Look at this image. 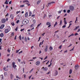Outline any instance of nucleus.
Here are the masks:
<instances>
[{
	"mask_svg": "<svg viewBox=\"0 0 80 80\" xmlns=\"http://www.w3.org/2000/svg\"><path fill=\"white\" fill-rule=\"evenodd\" d=\"M33 22L34 23H35V22H36V21H35V20H33Z\"/></svg>",
	"mask_w": 80,
	"mask_h": 80,
	"instance_id": "37998d69",
	"label": "nucleus"
},
{
	"mask_svg": "<svg viewBox=\"0 0 80 80\" xmlns=\"http://www.w3.org/2000/svg\"><path fill=\"white\" fill-rule=\"evenodd\" d=\"M23 52V51H21L20 52H19V54H20V53H22Z\"/></svg>",
	"mask_w": 80,
	"mask_h": 80,
	"instance_id": "a18cd8bd",
	"label": "nucleus"
},
{
	"mask_svg": "<svg viewBox=\"0 0 80 80\" xmlns=\"http://www.w3.org/2000/svg\"><path fill=\"white\" fill-rule=\"evenodd\" d=\"M69 9L71 11L73 10H74V7L72 6H70L69 8Z\"/></svg>",
	"mask_w": 80,
	"mask_h": 80,
	"instance_id": "0eeeda50",
	"label": "nucleus"
},
{
	"mask_svg": "<svg viewBox=\"0 0 80 80\" xmlns=\"http://www.w3.org/2000/svg\"><path fill=\"white\" fill-rule=\"evenodd\" d=\"M68 13H70V10H68L67 11Z\"/></svg>",
	"mask_w": 80,
	"mask_h": 80,
	"instance_id": "de8ad7c7",
	"label": "nucleus"
},
{
	"mask_svg": "<svg viewBox=\"0 0 80 80\" xmlns=\"http://www.w3.org/2000/svg\"><path fill=\"white\" fill-rule=\"evenodd\" d=\"M40 63V62L39 61H38L36 62V64L37 65H39Z\"/></svg>",
	"mask_w": 80,
	"mask_h": 80,
	"instance_id": "9d476101",
	"label": "nucleus"
},
{
	"mask_svg": "<svg viewBox=\"0 0 80 80\" xmlns=\"http://www.w3.org/2000/svg\"><path fill=\"white\" fill-rule=\"evenodd\" d=\"M62 45H61L59 47V48L60 49H61V48H62Z\"/></svg>",
	"mask_w": 80,
	"mask_h": 80,
	"instance_id": "79ce46f5",
	"label": "nucleus"
},
{
	"mask_svg": "<svg viewBox=\"0 0 80 80\" xmlns=\"http://www.w3.org/2000/svg\"><path fill=\"white\" fill-rule=\"evenodd\" d=\"M57 22H56L55 24L54 25V27H55V26H56V25H57Z\"/></svg>",
	"mask_w": 80,
	"mask_h": 80,
	"instance_id": "bb28decb",
	"label": "nucleus"
},
{
	"mask_svg": "<svg viewBox=\"0 0 80 80\" xmlns=\"http://www.w3.org/2000/svg\"><path fill=\"white\" fill-rule=\"evenodd\" d=\"M42 44V42H41L40 44H39V47H40V45H41V44Z\"/></svg>",
	"mask_w": 80,
	"mask_h": 80,
	"instance_id": "680f3d73",
	"label": "nucleus"
},
{
	"mask_svg": "<svg viewBox=\"0 0 80 80\" xmlns=\"http://www.w3.org/2000/svg\"><path fill=\"white\" fill-rule=\"evenodd\" d=\"M51 65H52V62H51L50 64L48 66V67H50V66H51Z\"/></svg>",
	"mask_w": 80,
	"mask_h": 80,
	"instance_id": "603ef678",
	"label": "nucleus"
},
{
	"mask_svg": "<svg viewBox=\"0 0 80 80\" xmlns=\"http://www.w3.org/2000/svg\"><path fill=\"white\" fill-rule=\"evenodd\" d=\"M28 16V13L26 12V13L25 14V17H27Z\"/></svg>",
	"mask_w": 80,
	"mask_h": 80,
	"instance_id": "a878e982",
	"label": "nucleus"
},
{
	"mask_svg": "<svg viewBox=\"0 0 80 80\" xmlns=\"http://www.w3.org/2000/svg\"><path fill=\"white\" fill-rule=\"evenodd\" d=\"M48 50V46L46 45V47H45V52H47V51Z\"/></svg>",
	"mask_w": 80,
	"mask_h": 80,
	"instance_id": "6e6552de",
	"label": "nucleus"
},
{
	"mask_svg": "<svg viewBox=\"0 0 80 80\" xmlns=\"http://www.w3.org/2000/svg\"><path fill=\"white\" fill-rule=\"evenodd\" d=\"M23 3H25V2H28L26 3V4H27V5H28V6H29V5H30V4H29V2L27 0H24L23 1Z\"/></svg>",
	"mask_w": 80,
	"mask_h": 80,
	"instance_id": "7ed1b4c3",
	"label": "nucleus"
},
{
	"mask_svg": "<svg viewBox=\"0 0 80 80\" xmlns=\"http://www.w3.org/2000/svg\"><path fill=\"white\" fill-rule=\"evenodd\" d=\"M40 3V1L39 0L37 2V4L38 5V4Z\"/></svg>",
	"mask_w": 80,
	"mask_h": 80,
	"instance_id": "c85d7f7f",
	"label": "nucleus"
},
{
	"mask_svg": "<svg viewBox=\"0 0 80 80\" xmlns=\"http://www.w3.org/2000/svg\"><path fill=\"white\" fill-rule=\"evenodd\" d=\"M7 51L8 53H10V49L9 48L8 49Z\"/></svg>",
	"mask_w": 80,
	"mask_h": 80,
	"instance_id": "393cba45",
	"label": "nucleus"
},
{
	"mask_svg": "<svg viewBox=\"0 0 80 80\" xmlns=\"http://www.w3.org/2000/svg\"><path fill=\"white\" fill-rule=\"evenodd\" d=\"M11 3H12V1H10L9 2V4H11Z\"/></svg>",
	"mask_w": 80,
	"mask_h": 80,
	"instance_id": "bf43d9fd",
	"label": "nucleus"
},
{
	"mask_svg": "<svg viewBox=\"0 0 80 80\" xmlns=\"http://www.w3.org/2000/svg\"><path fill=\"white\" fill-rule=\"evenodd\" d=\"M11 25H12L13 26H14L15 25V23H14L13 22H11Z\"/></svg>",
	"mask_w": 80,
	"mask_h": 80,
	"instance_id": "7c9ffc66",
	"label": "nucleus"
},
{
	"mask_svg": "<svg viewBox=\"0 0 80 80\" xmlns=\"http://www.w3.org/2000/svg\"><path fill=\"white\" fill-rule=\"evenodd\" d=\"M15 62H12V65L13 66V68H14V69H15V68L17 67V66L15 65Z\"/></svg>",
	"mask_w": 80,
	"mask_h": 80,
	"instance_id": "39448f33",
	"label": "nucleus"
},
{
	"mask_svg": "<svg viewBox=\"0 0 80 80\" xmlns=\"http://www.w3.org/2000/svg\"><path fill=\"white\" fill-rule=\"evenodd\" d=\"M18 52H19V50H16V53H18Z\"/></svg>",
	"mask_w": 80,
	"mask_h": 80,
	"instance_id": "13d9d810",
	"label": "nucleus"
},
{
	"mask_svg": "<svg viewBox=\"0 0 80 80\" xmlns=\"http://www.w3.org/2000/svg\"><path fill=\"white\" fill-rule=\"evenodd\" d=\"M41 24H42V23H40V24H38V25H37V27L38 28L39 27V26H40V25H41Z\"/></svg>",
	"mask_w": 80,
	"mask_h": 80,
	"instance_id": "e433bc0d",
	"label": "nucleus"
},
{
	"mask_svg": "<svg viewBox=\"0 0 80 80\" xmlns=\"http://www.w3.org/2000/svg\"><path fill=\"white\" fill-rule=\"evenodd\" d=\"M47 56H46V57L44 58V60H45V59H47Z\"/></svg>",
	"mask_w": 80,
	"mask_h": 80,
	"instance_id": "69168bd1",
	"label": "nucleus"
},
{
	"mask_svg": "<svg viewBox=\"0 0 80 80\" xmlns=\"http://www.w3.org/2000/svg\"><path fill=\"white\" fill-rule=\"evenodd\" d=\"M64 23L65 25H66V24H67V21H66V20H64Z\"/></svg>",
	"mask_w": 80,
	"mask_h": 80,
	"instance_id": "5701e85b",
	"label": "nucleus"
},
{
	"mask_svg": "<svg viewBox=\"0 0 80 80\" xmlns=\"http://www.w3.org/2000/svg\"><path fill=\"white\" fill-rule=\"evenodd\" d=\"M4 76L3 75H1V78H2V80H3L4 78Z\"/></svg>",
	"mask_w": 80,
	"mask_h": 80,
	"instance_id": "dca6fc26",
	"label": "nucleus"
},
{
	"mask_svg": "<svg viewBox=\"0 0 80 80\" xmlns=\"http://www.w3.org/2000/svg\"><path fill=\"white\" fill-rule=\"evenodd\" d=\"M46 16H47V15H46V14H44V17H43L44 18H45Z\"/></svg>",
	"mask_w": 80,
	"mask_h": 80,
	"instance_id": "a19ab883",
	"label": "nucleus"
},
{
	"mask_svg": "<svg viewBox=\"0 0 80 80\" xmlns=\"http://www.w3.org/2000/svg\"><path fill=\"white\" fill-rule=\"evenodd\" d=\"M33 70V68H32V69L31 71H29V73H31V72H32Z\"/></svg>",
	"mask_w": 80,
	"mask_h": 80,
	"instance_id": "c9c22d12",
	"label": "nucleus"
},
{
	"mask_svg": "<svg viewBox=\"0 0 80 80\" xmlns=\"http://www.w3.org/2000/svg\"><path fill=\"white\" fill-rule=\"evenodd\" d=\"M63 12H64V13H66V10L65 9L64 10Z\"/></svg>",
	"mask_w": 80,
	"mask_h": 80,
	"instance_id": "6e6d98bb",
	"label": "nucleus"
},
{
	"mask_svg": "<svg viewBox=\"0 0 80 80\" xmlns=\"http://www.w3.org/2000/svg\"><path fill=\"white\" fill-rule=\"evenodd\" d=\"M4 27H5V25L4 24L2 25L0 27L1 29H3L4 28Z\"/></svg>",
	"mask_w": 80,
	"mask_h": 80,
	"instance_id": "f8f14e48",
	"label": "nucleus"
},
{
	"mask_svg": "<svg viewBox=\"0 0 80 80\" xmlns=\"http://www.w3.org/2000/svg\"><path fill=\"white\" fill-rule=\"evenodd\" d=\"M58 75V72L57 70H55V71L54 75L55 76L56 75Z\"/></svg>",
	"mask_w": 80,
	"mask_h": 80,
	"instance_id": "1a4fd4ad",
	"label": "nucleus"
},
{
	"mask_svg": "<svg viewBox=\"0 0 80 80\" xmlns=\"http://www.w3.org/2000/svg\"><path fill=\"white\" fill-rule=\"evenodd\" d=\"M7 28L5 29L4 31V32L5 33H8L11 30V28L9 26H8L7 27Z\"/></svg>",
	"mask_w": 80,
	"mask_h": 80,
	"instance_id": "f257e3e1",
	"label": "nucleus"
},
{
	"mask_svg": "<svg viewBox=\"0 0 80 80\" xmlns=\"http://www.w3.org/2000/svg\"><path fill=\"white\" fill-rule=\"evenodd\" d=\"M11 35L12 36H13V35H14V32H12Z\"/></svg>",
	"mask_w": 80,
	"mask_h": 80,
	"instance_id": "4c0bfd02",
	"label": "nucleus"
},
{
	"mask_svg": "<svg viewBox=\"0 0 80 80\" xmlns=\"http://www.w3.org/2000/svg\"><path fill=\"white\" fill-rule=\"evenodd\" d=\"M32 75H31V76L29 77V79H30V78H31V77H32Z\"/></svg>",
	"mask_w": 80,
	"mask_h": 80,
	"instance_id": "5fc2aeb1",
	"label": "nucleus"
},
{
	"mask_svg": "<svg viewBox=\"0 0 80 80\" xmlns=\"http://www.w3.org/2000/svg\"><path fill=\"white\" fill-rule=\"evenodd\" d=\"M18 30V27H17L15 29V30H16V31H17Z\"/></svg>",
	"mask_w": 80,
	"mask_h": 80,
	"instance_id": "8fccbe9b",
	"label": "nucleus"
},
{
	"mask_svg": "<svg viewBox=\"0 0 80 80\" xmlns=\"http://www.w3.org/2000/svg\"><path fill=\"white\" fill-rule=\"evenodd\" d=\"M78 67H79V66H78V64H77V65H75V69L76 70H78Z\"/></svg>",
	"mask_w": 80,
	"mask_h": 80,
	"instance_id": "423d86ee",
	"label": "nucleus"
},
{
	"mask_svg": "<svg viewBox=\"0 0 80 80\" xmlns=\"http://www.w3.org/2000/svg\"><path fill=\"white\" fill-rule=\"evenodd\" d=\"M25 30L24 28L22 29H21L20 31H21V32H22V31H23V30Z\"/></svg>",
	"mask_w": 80,
	"mask_h": 80,
	"instance_id": "ea45409f",
	"label": "nucleus"
},
{
	"mask_svg": "<svg viewBox=\"0 0 80 80\" xmlns=\"http://www.w3.org/2000/svg\"><path fill=\"white\" fill-rule=\"evenodd\" d=\"M62 23V20H61L60 22V23L59 24L60 25H61Z\"/></svg>",
	"mask_w": 80,
	"mask_h": 80,
	"instance_id": "473e14b6",
	"label": "nucleus"
},
{
	"mask_svg": "<svg viewBox=\"0 0 80 80\" xmlns=\"http://www.w3.org/2000/svg\"><path fill=\"white\" fill-rule=\"evenodd\" d=\"M61 12H62L61 11H59V12H58V13H61Z\"/></svg>",
	"mask_w": 80,
	"mask_h": 80,
	"instance_id": "774afa93",
	"label": "nucleus"
},
{
	"mask_svg": "<svg viewBox=\"0 0 80 80\" xmlns=\"http://www.w3.org/2000/svg\"><path fill=\"white\" fill-rule=\"evenodd\" d=\"M19 39L20 40H22V37H21V35H20L19 37Z\"/></svg>",
	"mask_w": 80,
	"mask_h": 80,
	"instance_id": "c756f323",
	"label": "nucleus"
},
{
	"mask_svg": "<svg viewBox=\"0 0 80 80\" xmlns=\"http://www.w3.org/2000/svg\"><path fill=\"white\" fill-rule=\"evenodd\" d=\"M79 28H80V26H77V27H76V28L74 29V30H76L77 29H78Z\"/></svg>",
	"mask_w": 80,
	"mask_h": 80,
	"instance_id": "f3484780",
	"label": "nucleus"
},
{
	"mask_svg": "<svg viewBox=\"0 0 80 80\" xmlns=\"http://www.w3.org/2000/svg\"><path fill=\"white\" fill-rule=\"evenodd\" d=\"M28 23V21L27 19H24L22 22L23 25H27Z\"/></svg>",
	"mask_w": 80,
	"mask_h": 80,
	"instance_id": "f03ea898",
	"label": "nucleus"
},
{
	"mask_svg": "<svg viewBox=\"0 0 80 80\" xmlns=\"http://www.w3.org/2000/svg\"><path fill=\"white\" fill-rule=\"evenodd\" d=\"M75 48V46H74L73 48L72 49H71V50H70V51H73V50L74 49V48Z\"/></svg>",
	"mask_w": 80,
	"mask_h": 80,
	"instance_id": "f704fd0d",
	"label": "nucleus"
},
{
	"mask_svg": "<svg viewBox=\"0 0 80 80\" xmlns=\"http://www.w3.org/2000/svg\"><path fill=\"white\" fill-rule=\"evenodd\" d=\"M10 77L11 80H12V79H13V74H11L10 75Z\"/></svg>",
	"mask_w": 80,
	"mask_h": 80,
	"instance_id": "4468645a",
	"label": "nucleus"
},
{
	"mask_svg": "<svg viewBox=\"0 0 80 80\" xmlns=\"http://www.w3.org/2000/svg\"><path fill=\"white\" fill-rule=\"evenodd\" d=\"M78 33H76L74 35H75V36H76L77 35H78Z\"/></svg>",
	"mask_w": 80,
	"mask_h": 80,
	"instance_id": "09e8293b",
	"label": "nucleus"
},
{
	"mask_svg": "<svg viewBox=\"0 0 80 80\" xmlns=\"http://www.w3.org/2000/svg\"><path fill=\"white\" fill-rule=\"evenodd\" d=\"M74 36V34L72 33L71 35H70L69 36H68V38L70 37H72V36Z\"/></svg>",
	"mask_w": 80,
	"mask_h": 80,
	"instance_id": "4be33fe9",
	"label": "nucleus"
},
{
	"mask_svg": "<svg viewBox=\"0 0 80 80\" xmlns=\"http://www.w3.org/2000/svg\"><path fill=\"white\" fill-rule=\"evenodd\" d=\"M4 76H6L7 75V73L6 72H4Z\"/></svg>",
	"mask_w": 80,
	"mask_h": 80,
	"instance_id": "412c9836",
	"label": "nucleus"
},
{
	"mask_svg": "<svg viewBox=\"0 0 80 80\" xmlns=\"http://www.w3.org/2000/svg\"><path fill=\"white\" fill-rule=\"evenodd\" d=\"M42 68H43V70L44 71H47V70H48V68H44V67H43Z\"/></svg>",
	"mask_w": 80,
	"mask_h": 80,
	"instance_id": "ddd939ff",
	"label": "nucleus"
},
{
	"mask_svg": "<svg viewBox=\"0 0 80 80\" xmlns=\"http://www.w3.org/2000/svg\"><path fill=\"white\" fill-rule=\"evenodd\" d=\"M35 15H32V17H35Z\"/></svg>",
	"mask_w": 80,
	"mask_h": 80,
	"instance_id": "338daca9",
	"label": "nucleus"
},
{
	"mask_svg": "<svg viewBox=\"0 0 80 80\" xmlns=\"http://www.w3.org/2000/svg\"><path fill=\"white\" fill-rule=\"evenodd\" d=\"M17 23H19V20H18L17 22H16Z\"/></svg>",
	"mask_w": 80,
	"mask_h": 80,
	"instance_id": "864d4df0",
	"label": "nucleus"
},
{
	"mask_svg": "<svg viewBox=\"0 0 80 80\" xmlns=\"http://www.w3.org/2000/svg\"><path fill=\"white\" fill-rule=\"evenodd\" d=\"M10 61V59L9 58H8V59L7 60V62H9V61Z\"/></svg>",
	"mask_w": 80,
	"mask_h": 80,
	"instance_id": "49530a36",
	"label": "nucleus"
},
{
	"mask_svg": "<svg viewBox=\"0 0 80 80\" xmlns=\"http://www.w3.org/2000/svg\"><path fill=\"white\" fill-rule=\"evenodd\" d=\"M20 11H17V12H16V13L17 14H18V13H20Z\"/></svg>",
	"mask_w": 80,
	"mask_h": 80,
	"instance_id": "58836bf2",
	"label": "nucleus"
},
{
	"mask_svg": "<svg viewBox=\"0 0 80 80\" xmlns=\"http://www.w3.org/2000/svg\"><path fill=\"white\" fill-rule=\"evenodd\" d=\"M25 40V42H27V38H25V39H24Z\"/></svg>",
	"mask_w": 80,
	"mask_h": 80,
	"instance_id": "0e129e2a",
	"label": "nucleus"
},
{
	"mask_svg": "<svg viewBox=\"0 0 80 80\" xmlns=\"http://www.w3.org/2000/svg\"><path fill=\"white\" fill-rule=\"evenodd\" d=\"M23 75L24 77H25H25H26V75H25V74H23Z\"/></svg>",
	"mask_w": 80,
	"mask_h": 80,
	"instance_id": "052dcab7",
	"label": "nucleus"
},
{
	"mask_svg": "<svg viewBox=\"0 0 80 80\" xmlns=\"http://www.w3.org/2000/svg\"><path fill=\"white\" fill-rule=\"evenodd\" d=\"M18 61L19 62H20V61H21V60H20V59H18Z\"/></svg>",
	"mask_w": 80,
	"mask_h": 80,
	"instance_id": "e2e57ef3",
	"label": "nucleus"
},
{
	"mask_svg": "<svg viewBox=\"0 0 80 80\" xmlns=\"http://www.w3.org/2000/svg\"><path fill=\"white\" fill-rule=\"evenodd\" d=\"M65 27H66V25H64L62 26V28H65Z\"/></svg>",
	"mask_w": 80,
	"mask_h": 80,
	"instance_id": "3c124183",
	"label": "nucleus"
},
{
	"mask_svg": "<svg viewBox=\"0 0 80 80\" xmlns=\"http://www.w3.org/2000/svg\"><path fill=\"white\" fill-rule=\"evenodd\" d=\"M6 22V19L5 18H3L1 20V22L2 23H5Z\"/></svg>",
	"mask_w": 80,
	"mask_h": 80,
	"instance_id": "20e7f679",
	"label": "nucleus"
},
{
	"mask_svg": "<svg viewBox=\"0 0 80 80\" xmlns=\"http://www.w3.org/2000/svg\"><path fill=\"white\" fill-rule=\"evenodd\" d=\"M80 29L79 28V29H78V30L77 31V32H80Z\"/></svg>",
	"mask_w": 80,
	"mask_h": 80,
	"instance_id": "4d7b16f0",
	"label": "nucleus"
},
{
	"mask_svg": "<svg viewBox=\"0 0 80 80\" xmlns=\"http://www.w3.org/2000/svg\"><path fill=\"white\" fill-rule=\"evenodd\" d=\"M17 78H19V79H21V78H19L18 76H16Z\"/></svg>",
	"mask_w": 80,
	"mask_h": 80,
	"instance_id": "72a5a7b5",
	"label": "nucleus"
},
{
	"mask_svg": "<svg viewBox=\"0 0 80 80\" xmlns=\"http://www.w3.org/2000/svg\"><path fill=\"white\" fill-rule=\"evenodd\" d=\"M72 69H70L69 71L70 74H71V73H72Z\"/></svg>",
	"mask_w": 80,
	"mask_h": 80,
	"instance_id": "cd10ccee",
	"label": "nucleus"
},
{
	"mask_svg": "<svg viewBox=\"0 0 80 80\" xmlns=\"http://www.w3.org/2000/svg\"><path fill=\"white\" fill-rule=\"evenodd\" d=\"M49 50L50 51H52L53 50V48L50 46L49 48Z\"/></svg>",
	"mask_w": 80,
	"mask_h": 80,
	"instance_id": "a211bd4d",
	"label": "nucleus"
},
{
	"mask_svg": "<svg viewBox=\"0 0 80 80\" xmlns=\"http://www.w3.org/2000/svg\"><path fill=\"white\" fill-rule=\"evenodd\" d=\"M51 23L50 22H48L46 23V25H50Z\"/></svg>",
	"mask_w": 80,
	"mask_h": 80,
	"instance_id": "2eb2a0df",
	"label": "nucleus"
},
{
	"mask_svg": "<svg viewBox=\"0 0 80 80\" xmlns=\"http://www.w3.org/2000/svg\"><path fill=\"white\" fill-rule=\"evenodd\" d=\"M29 16H30L32 15V12H29Z\"/></svg>",
	"mask_w": 80,
	"mask_h": 80,
	"instance_id": "2f4dec72",
	"label": "nucleus"
},
{
	"mask_svg": "<svg viewBox=\"0 0 80 80\" xmlns=\"http://www.w3.org/2000/svg\"><path fill=\"white\" fill-rule=\"evenodd\" d=\"M52 3H53V2H51V3H48V7H50V5H51V4H52Z\"/></svg>",
	"mask_w": 80,
	"mask_h": 80,
	"instance_id": "b1692460",
	"label": "nucleus"
},
{
	"mask_svg": "<svg viewBox=\"0 0 80 80\" xmlns=\"http://www.w3.org/2000/svg\"><path fill=\"white\" fill-rule=\"evenodd\" d=\"M8 1H7V0H6V2H4L5 4H8Z\"/></svg>",
	"mask_w": 80,
	"mask_h": 80,
	"instance_id": "aec40b11",
	"label": "nucleus"
},
{
	"mask_svg": "<svg viewBox=\"0 0 80 80\" xmlns=\"http://www.w3.org/2000/svg\"><path fill=\"white\" fill-rule=\"evenodd\" d=\"M20 7H24V5H21L20 6Z\"/></svg>",
	"mask_w": 80,
	"mask_h": 80,
	"instance_id": "c03bdc74",
	"label": "nucleus"
},
{
	"mask_svg": "<svg viewBox=\"0 0 80 80\" xmlns=\"http://www.w3.org/2000/svg\"><path fill=\"white\" fill-rule=\"evenodd\" d=\"M4 35V34H3V33H1L0 34V36L1 37H3Z\"/></svg>",
	"mask_w": 80,
	"mask_h": 80,
	"instance_id": "6ab92c4d",
	"label": "nucleus"
},
{
	"mask_svg": "<svg viewBox=\"0 0 80 80\" xmlns=\"http://www.w3.org/2000/svg\"><path fill=\"white\" fill-rule=\"evenodd\" d=\"M3 70H5V72H7V71H8V68H7L5 67H4L3 68Z\"/></svg>",
	"mask_w": 80,
	"mask_h": 80,
	"instance_id": "9b49d317",
	"label": "nucleus"
}]
</instances>
